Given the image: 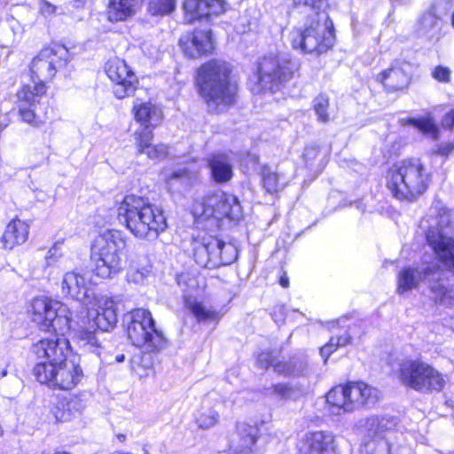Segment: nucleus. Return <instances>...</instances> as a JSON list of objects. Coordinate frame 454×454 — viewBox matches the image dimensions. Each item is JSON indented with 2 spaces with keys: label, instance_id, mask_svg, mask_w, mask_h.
<instances>
[{
  "label": "nucleus",
  "instance_id": "nucleus-35",
  "mask_svg": "<svg viewBox=\"0 0 454 454\" xmlns=\"http://www.w3.org/2000/svg\"><path fill=\"white\" fill-rule=\"evenodd\" d=\"M262 182L263 188L270 194L278 192L286 185L284 178L268 167H263L262 169Z\"/></svg>",
  "mask_w": 454,
  "mask_h": 454
},
{
  "label": "nucleus",
  "instance_id": "nucleus-28",
  "mask_svg": "<svg viewBox=\"0 0 454 454\" xmlns=\"http://www.w3.org/2000/svg\"><path fill=\"white\" fill-rule=\"evenodd\" d=\"M136 121L141 124V128L151 129L157 127L161 119V110L152 103H137L133 106Z\"/></svg>",
  "mask_w": 454,
  "mask_h": 454
},
{
  "label": "nucleus",
  "instance_id": "nucleus-2",
  "mask_svg": "<svg viewBox=\"0 0 454 454\" xmlns=\"http://www.w3.org/2000/svg\"><path fill=\"white\" fill-rule=\"evenodd\" d=\"M117 216L120 223L138 239L153 240L167 229L162 209L144 197L125 196L118 207Z\"/></svg>",
  "mask_w": 454,
  "mask_h": 454
},
{
  "label": "nucleus",
  "instance_id": "nucleus-20",
  "mask_svg": "<svg viewBox=\"0 0 454 454\" xmlns=\"http://www.w3.org/2000/svg\"><path fill=\"white\" fill-rule=\"evenodd\" d=\"M259 429L246 422H238L235 432L231 435L229 450L231 454H250L257 441Z\"/></svg>",
  "mask_w": 454,
  "mask_h": 454
},
{
  "label": "nucleus",
  "instance_id": "nucleus-58",
  "mask_svg": "<svg viewBox=\"0 0 454 454\" xmlns=\"http://www.w3.org/2000/svg\"><path fill=\"white\" fill-rule=\"evenodd\" d=\"M7 375V370L4 369V370H2L0 372V377L3 378V377H5Z\"/></svg>",
  "mask_w": 454,
  "mask_h": 454
},
{
  "label": "nucleus",
  "instance_id": "nucleus-7",
  "mask_svg": "<svg viewBox=\"0 0 454 454\" xmlns=\"http://www.w3.org/2000/svg\"><path fill=\"white\" fill-rule=\"evenodd\" d=\"M117 323L116 303L113 298L105 300L97 309L88 311V327L81 326L74 331V336L81 347L99 355L102 348L99 335L112 330Z\"/></svg>",
  "mask_w": 454,
  "mask_h": 454
},
{
  "label": "nucleus",
  "instance_id": "nucleus-29",
  "mask_svg": "<svg viewBox=\"0 0 454 454\" xmlns=\"http://www.w3.org/2000/svg\"><path fill=\"white\" fill-rule=\"evenodd\" d=\"M184 304L187 309L200 323H209L218 321L220 313L211 307H207L202 302L192 297H185Z\"/></svg>",
  "mask_w": 454,
  "mask_h": 454
},
{
  "label": "nucleus",
  "instance_id": "nucleus-55",
  "mask_svg": "<svg viewBox=\"0 0 454 454\" xmlns=\"http://www.w3.org/2000/svg\"><path fill=\"white\" fill-rule=\"evenodd\" d=\"M372 454H389V446L387 442H380Z\"/></svg>",
  "mask_w": 454,
  "mask_h": 454
},
{
  "label": "nucleus",
  "instance_id": "nucleus-9",
  "mask_svg": "<svg viewBox=\"0 0 454 454\" xmlns=\"http://www.w3.org/2000/svg\"><path fill=\"white\" fill-rule=\"evenodd\" d=\"M325 397L330 405L351 412L374 405L380 399V392L363 381H357L336 386Z\"/></svg>",
  "mask_w": 454,
  "mask_h": 454
},
{
  "label": "nucleus",
  "instance_id": "nucleus-50",
  "mask_svg": "<svg viewBox=\"0 0 454 454\" xmlns=\"http://www.w3.org/2000/svg\"><path fill=\"white\" fill-rule=\"evenodd\" d=\"M336 344V338L332 337L324 347L320 349V355L322 357H324L325 363L327 361L330 355L336 350L337 348H335Z\"/></svg>",
  "mask_w": 454,
  "mask_h": 454
},
{
  "label": "nucleus",
  "instance_id": "nucleus-5",
  "mask_svg": "<svg viewBox=\"0 0 454 454\" xmlns=\"http://www.w3.org/2000/svg\"><path fill=\"white\" fill-rule=\"evenodd\" d=\"M290 40L294 49L304 53H325L335 41L333 21L326 13L317 12L316 19H312L309 26L290 33Z\"/></svg>",
  "mask_w": 454,
  "mask_h": 454
},
{
  "label": "nucleus",
  "instance_id": "nucleus-24",
  "mask_svg": "<svg viewBox=\"0 0 454 454\" xmlns=\"http://www.w3.org/2000/svg\"><path fill=\"white\" fill-rule=\"evenodd\" d=\"M306 454H336L334 436L330 433H309L306 436Z\"/></svg>",
  "mask_w": 454,
  "mask_h": 454
},
{
  "label": "nucleus",
  "instance_id": "nucleus-26",
  "mask_svg": "<svg viewBox=\"0 0 454 454\" xmlns=\"http://www.w3.org/2000/svg\"><path fill=\"white\" fill-rule=\"evenodd\" d=\"M141 0H109L107 19L111 22L123 21L136 14Z\"/></svg>",
  "mask_w": 454,
  "mask_h": 454
},
{
  "label": "nucleus",
  "instance_id": "nucleus-47",
  "mask_svg": "<svg viewBox=\"0 0 454 454\" xmlns=\"http://www.w3.org/2000/svg\"><path fill=\"white\" fill-rule=\"evenodd\" d=\"M257 364L261 368L268 369L270 366H273L275 368V365L278 363H276V358L273 356L271 352L263 351L259 354Z\"/></svg>",
  "mask_w": 454,
  "mask_h": 454
},
{
  "label": "nucleus",
  "instance_id": "nucleus-3",
  "mask_svg": "<svg viewBox=\"0 0 454 454\" xmlns=\"http://www.w3.org/2000/svg\"><path fill=\"white\" fill-rule=\"evenodd\" d=\"M231 65L218 59L199 68L197 83L209 112H223L235 103L237 84L231 80Z\"/></svg>",
  "mask_w": 454,
  "mask_h": 454
},
{
  "label": "nucleus",
  "instance_id": "nucleus-53",
  "mask_svg": "<svg viewBox=\"0 0 454 454\" xmlns=\"http://www.w3.org/2000/svg\"><path fill=\"white\" fill-rule=\"evenodd\" d=\"M442 126L448 129L454 127V109L446 114L442 119Z\"/></svg>",
  "mask_w": 454,
  "mask_h": 454
},
{
  "label": "nucleus",
  "instance_id": "nucleus-15",
  "mask_svg": "<svg viewBox=\"0 0 454 454\" xmlns=\"http://www.w3.org/2000/svg\"><path fill=\"white\" fill-rule=\"evenodd\" d=\"M298 67V63L286 53L265 56L259 66V91L278 90L293 77Z\"/></svg>",
  "mask_w": 454,
  "mask_h": 454
},
{
  "label": "nucleus",
  "instance_id": "nucleus-41",
  "mask_svg": "<svg viewBox=\"0 0 454 454\" xmlns=\"http://www.w3.org/2000/svg\"><path fill=\"white\" fill-rule=\"evenodd\" d=\"M219 413L213 409H207L201 412L196 419V423L200 428L208 429L215 427L219 422Z\"/></svg>",
  "mask_w": 454,
  "mask_h": 454
},
{
  "label": "nucleus",
  "instance_id": "nucleus-32",
  "mask_svg": "<svg viewBox=\"0 0 454 454\" xmlns=\"http://www.w3.org/2000/svg\"><path fill=\"white\" fill-rule=\"evenodd\" d=\"M403 125H410L416 127L424 135L430 137L432 139L436 140L439 136V129L432 114L428 113L425 116L419 118H408L402 119Z\"/></svg>",
  "mask_w": 454,
  "mask_h": 454
},
{
  "label": "nucleus",
  "instance_id": "nucleus-21",
  "mask_svg": "<svg viewBox=\"0 0 454 454\" xmlns=\"http://www.w3.org/2000/svg\"><path fill=\"white\" fill-rule=\"evenodd\" d=\"M225 0H184V19L192 23L209 15H218L224 12Z\"/></svg>",
  "mask_w": 454,
  "mask_h": 454
},
{
  "label": "nucleus",
  "instance_id": "nucleus-1",
  "mask_svg": "<svg viewBox=\"0 0 454 454\" xmlns=\"http://www.w3.org/2000/svg\"><path fill=\"white\" fill-rule=\"evenodd\" d=\"M69 57L63 45L43 49L32 60L30 72L32 84L24 85L18 92V107L21 120L35 127L46 121L49 106L43 102L46 93L45 82L53 79L56 73L64 68Z\"/></svg>",
  "mask_w": 454,
  "mask_h": 454
},
{
  "label": "nucleus",
  "instance_id": "nucleus-30",
  "mask_svg": "<svg viewBox=\"0 0 454 454\" xmlns=\"http://www.w3.org/2000/svg\"><path fill=\"white\" fill-rule=\"evenodd\" d=\"M422 282L421 270L407 267L403 269L397 276V289L399 294H403L416 289Z\"/></svg>",
  "mask_w": 454,
  "mask_h": 454
},
{
  "label": "nucleus",
  "instance_id": "nucleus-14",
  "mask_svg": "<svg viewBox=\"0 0 454 454\" xmlns=\"http://www.w3.org/2000/svg\"><path fill=\"white\" fill-rule=\"evenodd\" d=\"M194 216L199 223L210 221V226L219 227L224 218L239 220L242 208L238 198L223 192H216L207 196L194 207Z\"/></svg>",
  "mask_w": 454,
  "mask_h": 454
},
{
  "label": "nucleus",
  "instance_id": "nucleus-19",
  "mask_svg": "<svg viewBox=\"0 0 454 454\" xmlns=\"http://www.w3.org/2000/svg\"><path fill=\"white\" fill-rule=\"evenodd\" d=\"M179 44L184 54L192 59L211 53L215 48L211 32L202 30L183 36Z\"/></svg>",
  "mask_w": 454,
  "mask_h": 454
},
{
  "label": "nucleus",
  "instance_id": "nucleus-56",
  "mask_svg": "<svg viewBox=\"0 0 454 454\" xmlns=\"http://www.w3.org/2000/svg\"><path fill=\"white\" fill-rule=\"evenodd\" d=\"M279 284L281 286L286 288L289 286V279L286 276V273L285 272L279 278Z\"/></svg>",
  "mask_w": 454,
  "mask_h": 454
},
{
  "label": "nucleus",
  "instance_id": "nucleus-45",
  "mask_svg": "<svg viewBox=\"0 0 454 454\" xmlns=\"http://www.w3.org/2000/svg\"><path fill=\"white\" fill-rule=\"evenodd\" d=\"M273 394L281 399H291L295 397V389L288 384H277L272 387Z\"/></svg>",
  "mask_w": 454,
  "mask_h": 454
},
{
  "label": "nucleus",
  "instance_id": "nucleus-46",
  "mask_svg": "<svg viewBox=\"0 0 454 454\" xmlns=\"http://www.w3.org/2000/svg\"><path fill=\"white\" fill-rule=\"evenodd\" d=\"M147 273H148V270L145 268H143V269L130 268L127 272L126 278L129 282L139 284L144 281V278Z\"/></svg>",
  "mask_w": 454,
  "mask_h": 454
},
{
  "label": "nucleus",
  "instance_id": "nucleus-18",
  "mask_svg": "<svg viewBox=\"0 0 454 454\" xmlns=\"http://www.w3.org/2000/svg\"><path fill=\"white\" fill-rule=\"evenodd\" d=\"M54 336L38 341L33 347L34 353L38 358H44L46 365L56 366L57 364L67 360L69 351V341L60 333Z\"/></svg>",
  "mask_w": 454,
  "mask_h": 454
},
{
  "label": "nucleus",
  "instance_id": "nucleus-44",
  "mask_svg": "<svg viewBox=\"0 0 454 454\" xmlns=\"http://www.w3.org/2000/svg\"><path fill=\"white\" fill-rule=\"evenodd\" d=\"M65 406H67V410L69 411V415L66 416L63 414L61 417L62 420H67L71 416L79 414L84 408L82 400L77 396L72 397L69 401L67 402Z\"/></svg>",
  "mask_w": 454,
  "mask_h": 454
},
{
  "label": "nucleus",
  "instance_id": "nucleus-59",
  "mask_svg": "<svg viewBox=\"0 0 454 454\" xmlns=\"http://www.w3.org/2000/svg\"><path fill=\"white\" fill-rule=\"evenodd\" d=\"M451 25L454 27V11H453V13L451 15Z\"/></svg>",
  "mask_w": 454,
  "mask_h": 454
},
{
  "label": "nucleus",
  "instance_id": "nucleus-25",
  "mask_svg": "<svg viewBox=\"0 0 454 454\" xmlns=\"http://www.w3.org/2000/svg\"><path fill=\"white\" fill-rule=\"evenodd\" d=\"M61 291L66 296L82 301L88 292L84 277L74 270L66 272L61 282Z\"/></svg>",
  "mask_w": 454,
  "mask_h": 454
},
{
  "label": "nucleus",
  "instance_id": "nucleus-54",
  "mask_svg": "<svg viewBox=\"0 0 454 454\" xmlns=\"http://www.w3.org/2000/svg\"><path fill=\"white\" fill-rule=\"evenodd\" d=\"M336 338V344L335 348L343 347L346 346L350 342L351 337L348 333H345L342 336L335 337Z\"/></svg>",
  "mask_w": 454,
  "mask_h": 454
},
{
  "label": "nucleus",
  "instance_id": "nucleus-12",
  "mask_svg": "<svg viewBox=\"0 0 454 454\" xmlns=\"http://www.w3.org/2000/svg\"><path fill=\"white\" fill-rule=\"evenodd\" d=\"M193 258L202 268L216 269L232 263L238 256L237 248L216 237L204 234L192 241Z\"/></svg>",
  "mask_w": 454,
  "mask_h": 454
},
{
  "label": "nucleus",
  "instance_id": "nucleus-8",
  "mask_svg": "<svg viewBox=\"0 0 454 454\" xmlns=\"http://www.w3.org/2000/svg\"><path fill=\"white\" fill-rule=\"evenodd\" d=\"M430 212H435L436 215L426 231L427 241L439 261L454 270V239L450 236V210L437 202L430 208Z\"/></svg>",
  "mask_w": 454,
  "mask_h": 454
},
{
  "label": "nucleus",
  "instance_id": "nucleus-34",
  "mask_svg": "<svg viewBox=\"0 0 454 454\" xmlns=\"http://www.w3.org/2000/svg\"><path fill=\"white\" fill-rule=\"evenodd\" d=\"M168 188L172 192H180L191 184L190 174L186 168H179L166 175Z\"/></svg>",
  "mask_w": 454,
  "mask_h": 454
},
{
  "label": "nucleus",
  "instance_id": "nucleus-17",
  "mask_svg": "<svg viewBox=\"0 0 454 454\" xmlns=\"http://www.w3.org/2000/svg\"><path fill=\"white\" fill-rule=\"evenodd\" d=\"M106 74L114 83V93L119 99L133 95L137 83L135 74L119 58L110 59L105 66Z\"/></svg>",
  "mask_w": 454,
  "mask_h": 454
},
{
  "label": "nucleus",
  "instance_id": "nucleus-13",
  "mask_svg": "<svg viewBox=\"0 0 454 454\" xmlns=\"http://www.w3.org/2000/svg\"><path fill=\"white\" fill-rule=\"evenodd\" d=\"M399 379L404 386L421 393L441 391L446 384L442 374L419 359L403 361L400 364Z\"/></svg>",
  "mask_w": 454,
  "mask_h": 454
},
{
  "label": "nucleus",
  "instance_id": "nucleus-42",
  "mask_svg": "<svg viewBox=\"0 0 454 454\" xmlns=\"http://www.w3.org/2000/svg\"><path fill=\"white\" fill-rule=\"evenodd\" d=\"M47 266H57L63 270L68 268V258L63 256L57 247H51L45 257Z\"/></svg>",
  "mask_w": 454,
  "mask_h": 454
},
{
  "label": "nucleus",
  "instance_id": "nucleus-62",
  "mask_svg": "<svg viewBox=\"0 0 454 454\" xmlns=\"http://www.w3.org/2000/svg\"><path fill=\"white\" fill-rule=\"evenodd\" d=\"M308 153H309V149H305L304 156H307V155H308Z\"/></svg>",
  "mask_w": 454,
  "mask_h": 454
},
{
  "label": "nucleus",
  "instance_id": "nucleus-49",
  "mask_svg": "<svg viewBox=\"0 0 454 454\" xmlns=\"http://www.w3.org/2000/svg\"><path fill=\"white\" fill-rule=\"evenodd\" d=\"M295 5H303L315 10H320L325 4V0H293Z\"/></svg>",
  "mask_w": 454,
  "mask_h": 454
},
{
  "label": "nucleus",
  "instance_id": "nucleus-60",
  "mask_svg": "<svg viewBox=\"0 0 454 454\" xmlns=\"http://www.w3.org/2000/svg\"><path fill=\"white\" fill-rule=\"evenodd\" d=\"M7 125H8V123H7V122H4V123L3 124V127H2V122H1V123H0V129H4V128H5Z\"/></svg>",
  "mask_w": 454,
  "mask_h": 454
},
{
  "label": "nucleus",
  "instance_id": "nucleus-48",
  "mask_svg": "<svg viewBox=\"0 0 454 454\" xmlns=\"http://www.w3.org/2000/svg\"><path fill=\"white\" fill-rule=\"evenodd\" d=\"M434 79L440 82H449L450 78V70L442 66H437L432 72Z\"/></svg>",
  "mask_w": 454,
  "mask_h": 454
},
{
  "label": "nucleus",
  "instance_id": "nucleus-27",
  "mask_svg": "<svg viewBox=\"0 0 454 454\" xmlns=\"http://www.w3.org/2000/svg\"><path fill=\"white\" fill-rule=\"evenodd\" d=\"M28 230V225L20 219L10 222L2 237L4 247L11 250L16 246L23 244L27 239Z\"/></svg>",
  "mask_w": 454,
  "mask_h": 454
},
{
  "label": "nucleus",
  "instance_id": "nucleus-10",
  "mask_svg": "<svg viewBox=\"0 0 454 454\" xmlns=\"http://www.w3.org/2000/svg\"><path fill=\"white\" fill-rule=\"evenodd\" d=\"M127 333L134 346L146 351L160 350L166 342L163 333L155 326L152 313L145 309H136L127 317Z\"/></svg>",
  "mask_w": 454,
  "mask_h": 454
},
{
  "label": "nucleus",
  "instance_id": "nucleus-33",
  "mask_svg": "<svg viewBox=\"0 0 454 454\" xmlns=\"http://www.w3.org/2000/svg\"><path fill=\"white\" fill-rule=\"evenodd\" d=\"M308 361L305 357H294L286 363H278L275 371L289 377L305 375L308 371Z\"/></svg>",
  "mask_w": 454,
  "mask_h": 454
},
{
  "label": "nucleus",
  "instance_id": "nucleus-51",
  "mask_svg": "<svg viewBox=\"0 0 454 454\" xmlns=\"http://www.w3.org/2000/svg\"><path fill=\"white\" fill-rule=\"evenodd\" d=\"M40 10L44 16H50L56 12L57 7L48 1L43 0Z\"/></svg>",
  "mask_w": 454,
  "mask_h": 454
},
{
  "label": "nucleus",
  "instance_id": "nucleus-6",
  "mask_svg": "<svg viewBox=\"0 0 454 454\" xmlns=\"http://www.w3.org/2000/svg\"><path fill=\"white\" fill-rule=\"evenodd\" d=\"M126 240L120 231L107 230L99 234L91 247L96 259V273L101 278H111L123 269V251Z\"/></svg>",
  "mask_w": 454,
  "mask_h": 454
},
{
  "label": "nucleus",
  "instance_id": "nucleus-37",
  "mask_svg": "<svg viewBox=\"0 0 454 454\" xmlns=\"http://www.w3.org/2000/svg\"><path fill=\"white\" fill-rule=\"evenodd\" d=\"M176 8V0H149L148 12L153 16L167 15Z\"/></svg>",
  "mask_w": 454,
  "mask_h": 454
},
{
  "label": "nucleus",
  "instance_id": "nucleus-63",
  "mask_svg": "<svg viewBox=\"0 0 454 454\" xmlns=\"http://www.w3.org/2000/svg\"><path fill=\"white\" fill-rule=\"evenodd\" d=\"M145 454H150V453H148L147 451H145Z\"/></svg>",
  "mask_w": 454,
  "mask_h": 454
},
{
  "label": "nucleus",
  "instance_id": "nucleus-23",
  "mask_svg": "<svg viewBox=\"0 0 454 454\" xmlns=\"http://www.w3.org/2000/svg\"><path fill=\"white\" fill-rule=\"evenodd\" d=\"M153 134L151 129L140 128L134 133L135 145L138 153H145L148 158L155 160L167 155L168 147L163 144L153 145Z\"/></svg>",
  "mask_w": 454,
  "mask_h": 454
},
{
  "label": "nucleus",
  "instance_id": "nucleus-61",
  "mask_svg": "<svg viewBox=\"0 0 454 454\" xmlns=\"http://www.w3.org/2000/svg\"><path fill=\"white\" fill-rule=\"evenodd\" d=\"M54 454H69V453H67L66 451H57Z\"/></svg>",
  "mask_w": 454,
  "mask_h": 454
},
{
  "label": "nucleus",
  "instance_id": "nucleus-22",
  "mask_svg": "<svg viewBox=\"0 0 454 454\" xmlns=\"http://www.w3.org/2000/svg\"><path fill=\"white\" fill-rule=\"evenodd\" d=\"M409 65L396 62L390 68L382 71L377 77L387 92H396L408 88L411 77L406 70Z\"/></svg>",
  "mask_w": 454,
  "mask_h": 454
},
{
  "label": "nucleus",
  "instance_id": "nucleus-38",
  "mask_svg": "<svg viewBox=\"0 0 454 454\" xmlns=\"http://www.w3.org/2000/svg\"><path fill=\"white\" fill-rule=\"evenodd\" d=\"M432 294L436 302L446 306L454 305L453 288H447L443 285H433Z\"/></svg>",
  "mask_w": 454,
  "mask_h": 454
},
{
  "label": "nucleus",
  "instance_id": "nucleus-16",
  "mask_svg": "<svg viewBox=\"0 0 454 454\" xmlns=\"http://www.w3.org/2000/svg\"><path fill=\"white\" fill-rule=\"evenodd\" d=\"M36 380L42 384L62 390H70L78 385L83 377L81 366L73 360H65L56 366L37 363L33 370Z\"/></svg>",
  "mask_w": 454,
  "mask_h": 454
},
{
  "label": "nucleus",
  "instance_id": "nucleus-11",
  "mask_svg": "<svg viewBox=\"0 0 454 454\" xmlns=\"http://www.w3.org/2000/svg\"><path fill=\"white\" fill-rule=\"evenodd\" d=\"M31 307L32 320L42 331L52 330L65 335L74 329L73 312L67 305L47 298H35Z\"/></svg>",
  "mask_w": 454,
  "mask_h": 454
},
{
  "label": "nucleus",
  "instance_id": "nucleus-57",
  "mask_svg": "<svg viewBox=\"0 0 454 454\" xmlns=\"http://www.w3.org/2000/svg\"><path fill=\"white\" fill-rule=\"evenodd\" d=\"M124 360H125V356H124V355H122V354H121V355H117V356H115V361H116L117 363H121V362H123Z\"/></svg>",
  "mask_w": 454,
  "mask_h": 454
},
{
  "label": "nucleus",
  "instance_id": "nucleus-36",
  "mask_svg": "<svg viewBox=\"0 0 454 454\" xmlns=\"http://www.w3.org/2000/svg\"><path fill=\"white\" fill-rule=\"evenodd\" d=\"M422 282L427 284L432 292L433 285H442L443 270L437 263H431L421 269Z\"/></svg>",
  "mask_w": 454,
  "mask_h": 454
},
{
  "label": "nucleus",
  "instance_id": "nucleus-52",
  "mask_svg": "<svg viewBox=\"0 0 454 454\" xmlns=\"http://www.w3.org/2000/svg\"><path fill=\"white\" fill-rule=\"evenodd\" d=\"M453 149L454 146L450 143L441 144L437 146V150L435 153L441 155L447 156L453 151Z\"/></svg>",
  "mask_w": 454,
  "mask_h": 454
},
{
  "label": "nucleus",
  "instance_id": "nucleus-31",
  "mask_svg": "<svg viewBox=\"0 0 454 454\" xmlns=\"http://www.w3.org/2000/svg\"><path fill=\"white\" fill-rule=\"evenodd\" d=\"M212 176L217 183L228 182L232 176V168L228 158L223 154L214 155L209 160Z\"/></svg>",
  "mask_w": 454,
  "mask_h": 454
},
{
  "label": "nucleus",
  "instance_id": "nucleus-40",
  "mask_svg": "<svg viewBox=\"0 0 454 454\" xmlns=\"http://www.w3.org/2000/svg\"><path fill=\"white\" fill-rule=\"evenodd\" d=\"M313 108L317 116L318 121L328 122L330 121L329 98L325 94L318 95L313 102Z\"/></svg>",
  "mask_w": 454,
  "mask_h": 454
},
{
  "label": "nucleus",
  "instance_id": "nucleus-39",
  "mask_svg": "<svg viewBox=\"0 0 454 454\" xmlns=\"http://www.w3.org/2000/svg\"><path fill=\"white\" fill-rule=\"evenodd\" d=\"M366 430L372 436H376L388 429V421L378 416H372L364 420H361Z\"/></svg>",
  "mask_w": 454,
  "mask_h": 454
},
{
  "label": "nucleus",
  "instance_id": "nucleus-43",
  "mask_svg": "<svg viewBox=\"0 0 454 454\" xmlns=\"http://www.w3.org/2000/svg\"><path fill=\"white\" fill-rule=\"evenodd\" d=\"M421 29L429 35L436 34L438 26L440 24L439 18L433 12H429L425 13L421 18Z\"/></svg>",
  "mask_w": 454,
  "mask_h": 454
},
{
  "label": "nucleus",
  "instance_id": "nucleus-4",
  "mask_svg": "<svg viewBox=\"0 0 454 454\" xmlns=\"http://www.w3.org/2000/svg\"><path fill=\"white\" fill-rule=\"evenodd\" d=\"M387 179V186L394 197L412 201L427 191L430 175L419 159H410L395 164Z\"/></svg>",
  "mask_w": 454,
  "mask_h": 454
}]
</instances>
